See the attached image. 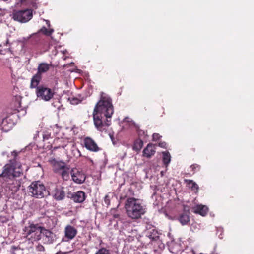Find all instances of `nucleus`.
I'll list each match as a JSON object with an SVG mask.
<instances>
[{
  "label": "nucleus",
  "instance_id": "nucleus-19",
  "mask_svg": "<svg viewBox=\"0 0 254 254\" xmlns=\"http://www.w3.org/2000/svg\"><path fill=\"white\" fill-rule=\"evenodd\" d=\"M41 75H40L39 74L36 73L35 75H34L31 80L30 88H36V90H37V87H39L38 85L41 80Z\"/></svg>",
  "mask_w": 254,
  "mask_h": 254
},
{
  "label": "nucleus",
  "instance_id": "nucleus-33",
  "mask_svg": "<svg viewBox=\"0 0 254 254\" xmlns=\"http://www.w3.org/2000/svg\"><path fill=\"white\" fill-rule=\"evenodd\" d=\"M50 137V134L49 133H44L43 135L44 140H48Z\"/></svg>",
  "mask_w": 254,
  "mask_h": 254
},
{
  "label": "nucleus",
  "instance_id": "nucleus-34",
  "mask_svg": "<svg viewBox=\"0 0 254 254\" xmlns=\"http://www.w3.org/2000/svg\"><path fill=\"white\" fill-rule=\"evenodd\" d=\"M159 145L161 147H163L164 148V147H165V146L166 145V144H165V142H161V143H159Z\"/></svg>",
  "mask_w": 254,
  "mask_h": 254
},
{
  "label": "nucleus",
  "instance_id": "nucleus-2",
  "mask_svg": "<svg viewBox=\"0 0 254 254\" xmlns=\"http://www.w3.org/2000/svg\"><path fill=\"white\" fill-rule=\"evenodd\" d=\"M19 152L16 151L11 152V157L8 162L3 167V171L0 177L3 178L8 183L9 188L13 191H17L21 186V181L18 179L23 175L22 164L19 161Z\"/></svg>",
  "mask_w": 254,
  "mask_h": 254
},
{
  "label": "nucleus",
  "instance_id": "nucleus-18",
  "mask_svg": "<svg viewBox=\"0 0 254 254\" xmlns=\"http://www.w3.org/2000/svg\"><path fill=\"white\" fill-rule=\"evenodd\" d=\"M65 197V192L63 188H56L53 194L54 198L57 201L62 200Z\"/></svg>",
  "mask_w": 254,
  "mask_h": 254
},
{
  "label": "nucleus",
  "instance_id": "nucleus-15",
  "mask_svg": "<svg viewBox=\"0 0 254 254\" xmlns=\"http://www.w3.org/2000/svg\"><path fill=\"white\" fill-rule=\"evenodd\" d=\"M155 152V146L152 143H149L143 151V156L150 158L154 155Z\"/></svg>",
  "mask_w": 254,
  "mask_h": 254
},
{
  "label": "nucleus",
  "instance_id": "nucleus-21",
  "mask_svg": "<svg viewBox=\"0 0 254 254\" xmlns=\"http://www.w3.org/2000/svg\"><path fill=\"white\" fill-rule=\"evenodd\" d=\"M184 181L187 183L188 187L190 188L192 191H194L195 192H198L199 187L195 182L193 180L188 179H185Z\"/></svg>",
  "mask_w": 254,
  "mask_h": 254
},
{
  "label": "nucleus",
  "instance_id": "nucleus-10",
  "mask_svg": "<svg viewBox=\"0 0 254 254\" xmlns=\"http://www.w3.org/2000/svg\"><path fill=\"white\" fill-rule=\"evenodd\" d=\"M77 230L73 226L68 225L64 228V237L63 241L68 242L72 240L77 235Z\"/></svg>",
  "mask_w": 254,
  "mask_h": 254
},
{
  "label": "nucleus",
  "instance_id": "nucleus-9",
  "mask_svg": "<svg viewBox=\"0 0 254 254\" xmlns=\"http://www.w3.org/2000/svg\"><path fill=\"white\" fill-rule=\"evenodd\" d=\"M71 174L72 180L76 183L81 184L84 182L86 176L82 171L76 168H73L70 170L69 174Z\"/></svg>",
  "mask_w": 254,
  "mask_h": 254
},
{
  "label": "nucleus",
  "instance_id": "nucleus-22",
  "mask_svg": "<svg viewBox=\"0 0 254 254\" xmlns=\"http://www.w3.org/2000/svg\"><path fill=\"white\" fill-rule=\"evenodd\" d=\"M143 142L140 139H137L134 141L133 149L136 151H139L142 148Z\"/></svg>",
  "mask_w": 254,
  "mask_h": 254
},
{
  "label": "nucleus",
  "instance_id": "nucleus-13",
  "mask_svg": "<svg viewBox=\"0 0 254 254\" xmlns=\"http://www.w3.org/2000/svg\"><path fill=\"white\" fill-rule=\"evenodd\" d=\"M32 45H41L44 43V37L39 32L33 34L27 38Z\"/></svg>",
  "mask_w": 254,
  "mask_h": 254
},
{
  "label": "nucleus",
  "instance_id": "nucleus-29",
  "mask_svg": "<svg viewBox=\"0 0 254 254\" xmlns=\"http://www.w3.org/2000/svg\"><path fill=\"white\" fill-rule=\"evenodd\" d=\"M104 201L105 204H106L107 206L110 205V197L108 195H106L104 199Z\"/></svg>",
  "mask_w": 254,
  "mask_h": 254
},
{
  "label": "nucleus",
  "instance_id": "nucleus-36",
  "mask_svg": "<svg viewBox=\"0 0 254 254\" xmlns=\"http://www.w3.org/2000/svg\"><path fill=\"white\" fill-rule=\"evenodd\" d=\"M46 23L47 24L48 26L49 27H50V22L48 20H46Z\"/></svg>",
  "mask_w": 254,
  "mask_h": 254
},
{
  "label": "nucleus",
  "instance_id": "nucleus-6",
  "mask_svg": "<svg viewBox=\"0 0 254 254\" xmlns=\"http://www.w3.org/2000/svg\"><path fill=\"white\" fill-rule=\"evenodd\" d=\"M31 195L36 198H42L49 194L44 185L40 181H33L28 187Z\"/></svg>",
  "mask_w": 254,
  "mask_h": 254
},
{
  "label": "nucleus",
  "instance_id": "nucleus-4",
  "mask_svg": "<svg viewBox=\"0 0 254 254\" xmlns=\"http://www.w3.org/2000/svg\"><path fill=\"white\" fill-rule=\"evenodd\" d=\"M48 162L54 173L60 175L64 181H68L69 179V165L63 161L55 158H50Z\"/></svg>",
  "mask_w": 254,
  "mask_h": 254
},
{
  "label": "nucleus",
  "instance_id": "nucleus-25",
  "mask_svg": "<svg viewBox=\"0 0 254 254\" xmlns=\"http://www.w3.org/2000/svg\"><path fill=\"white\" fill-rule=\"evenodd\" d=\"M72 152L73 153V155L76 157H80L81 156V152L80 151L76 148L74 145L72 147Z\"/></svg>",
  "mask_w": 254,
  "mask_h": 254
},
{
  "label": "nucleus",
  "instance_id": "nucleus-32",
  "mask_svg": "<svg viewBox=\"0 0 254 254\" xmlns=\"http://www.w3.org/2000/svg\"><path fill=\"white\" fill-rule=\"evenodd\" d=\"M161 137V136L158 133H154L152 135L153 140H158Z\"/></svg>",
  "mask_w": 254,
  "mask_h": 254
},
{
  "label": "nucleus",
  "instance_id": "nucleus-3",
  "mask_svg": "<svg viewBox=\"0 0 254 254\" xmlns=\"http://www.w3.org/2000/svg\"><path fill=\"white\" fill-rule=\"evenodd\" d=\"M125 208L127 216L132 219H138L146 212V208L139 200L133 197L127 199Z\"/></svg>",
  "mask_w": 254,
  "mask_h": 254
},
{
  "label": "nucleus",
  "instance_id": "nucleus-24",
  "mask_svg": "<svg viewBox=\"0 0 254 254\" xmlns=\"http://www.w3.org/2000/svg\"><path fill=\"white\" fill-rule=\"evenodd\" d=\"M53 32L54 30L53 29H48L45 27H43L38 31V32L39 33H42L46 36H50Z\"/></svg>",
  "mask_w": 254,
  "mask_h": 254
},
{
  "label": "nucleus",
  "instance_id": "nucleus-27",
  "mask_svg": "<svg viewBox=\"0 0 254 254\" xmlns=\"http://www.w3.org/2000/svg\"><path fill=\"white\" fill-rule=\"evenodd\" d=\"M193 174L199 171L200 169V166L197 164H194L190 166Z\"/></svg>",
  "mask_w": 254,
  "mask_h": 254
},
{
  "label": "nucleus",
  "instance_id": "nucleus-8",
  "mask_svg": "<svg viewBox=\"0 0 254 254\" xmlns=\"http://www.w3.org/2000/svg\"><path fill=\"white\" fill-rule=\"evenodd\" d=\"M36 94L39 99L45 101H49L53 97L54 91L45 85H41L36 90Z\"/></svg>",
  "mask_w": 254,
  "mask_h": 254
},
{
  "label": "nucleus",
  "instance_id": "nucleus-20",
  "mask_svg": "<svg viewBox=\"0 0 254 254\" xmlns=\"http://www.w3.org/2000/svg\"><path fill=\"white\" fill-rule=\"evenodd\" d=\"M51 66V64H49L47 63H40L39 64L38 67V72L37 73L41 75L42 73H45L47 72L50 69V67Z\"/></svg>",
  "mask_w": 254,
  "mask_h": 254
},
{
  "label": "nucleus",
  "instance_id": "nucleus-11",
  "mask_svg": "<svg viewBox=\"0 0 254 254\" xmlns=\"http://www.w3.org/2000/svg\"><path fill=\"white\" fill-rule=\"evenodd\" d=\"M83 143L84 147L90 151L96 152L100 150L96 142L91 137H85L83 139Z\"/></svg>",
  "mask_w": 254,
  "mask_h": 254
},
{
  "label": "nucleus",
  "instance_id": "nucleus-23",
  "mask_svg": "<svg viewBox=\"0 0 254 254\" xmlns=\"http://www.w3.org/2000/svg\"><path fill=\"white\" fill-rule=\"evenodd\" d=\"M163 163L167 166L171 160V156L170 153L168 152H163Z\"/></svg>",
  "mask_w": 254,
  "mask_h": 254
},
{
  "label": "nucleus",
  "instance_id": "nucleus-14",
  "mask_svg": "<svg viewBox=\"0 0 254 254\" xmlns=\"http://www.w3.org/2000/svg\"><path fill=\"white\" fill-rule=\"evenodd\" d=\"M86 197L85 193L83 191L79 190L72 193L71 198L76 203H82Z\"/></svg>",
  "mask_w": 254,
  "mask_h": 254
},
{
  "label": "nucleus",
  "instance_id": "nucleus-7",
  "mask_svg": "<svg viewBox=\"0 0 254 254\" xmlns=\"http://www.w3.org/2000/svg\"><path fill=\"white\" fill-rule=\"evenodd\" d=\"M33 17V11L31 9L14 10L12 13L14 20L20 23H26Z\"/></svg>",
  "mask_w": 254,
  "mask_h": 254
},
{
  "label": "nucleus",
  "instance_id": "nucleus-31",
  "mask_svg": "<svg viewBox=\"0 0 254 254\" xmlns=\"http://www.w3.org/2000/svg\"><path fill=\"white\" fill-rule=\"evenodd\" d=\"M36 249L37 251L40 252H43L45 251V248L42 245L40 244H38V245L36 247Z\"/></svg>",
  "mask_w": 254,
  "mask_h": 254
},
{
  "label": "nucleus",
  "instance_id": "nucleus-26",
  "mask_svg": "<svg viewBox=\"0 0 254 254\" xmlns=\"http://www.w3.org/2000/svg\"><path fill=\"white\" fill-rule=\"evenodd\" d=\"M28 4L30 7L34 9H36L38 8L37 3L35 0H28Z\"/></svg>",
  "mask_w": 254,
  "mask_h": 254
},
{
  "label": "nucleus",
  "instance_id": "nucleus-12",
  "mask_svg": "<svg viewBox=\"0 0 254 254\" xmlns=\"http://www.w3.org/2000/svg\"><path fill=\"white\" fill-rule=\"evenodd\" d=\"M42 236H43L44 243L46 244H52L55 240L56 235L55 234L44 227L42 228Z\"/></svg>",
  "mask_w": 254,
  "mask_h": 254
},
{
  "label": "nucleus",
  "instance_id": "nucleus-28",
  "mask_svg": "<svg viewBox=\"0 0 254 254\" xmlns=\"http://www.w3.org/2000/svg\"><path fill=\"white\" fill-rule=\"evenodd\" d=\"M96 254H110L109 251L106 248H102L100 249Z\"/></svg>",
  "mask_w": 254,
  "mask_h": 254
},
{
  "label": "nucleus",
  "instance_id": "nucleus-1",
  "mask_svg": "<svg viewBox=\"0 0 254 254\" xmlns=\"http://www.w3.org/2000/svg\"><path fill=\"white\" fill-rule=\"evenodd\" d=\"M114 113V107L111 98L104 92H101L99 101L96 104L93 118L94 125L101 132L106 131L111 125V117Z\"/></svg>",
  "mask_w": 254,
  "mask_h": 254
},
{
  "label": "nucleus",
  "instance_id": "nucleus-35",
  "mask_svg": "<svg viewBox=\"0 0 254 254\" xmlns=\"http://www.w3.org/2000/svg\"><path fill=\"white\" fill-rule=\"evenodd\" d=\"M113 217L114 218H119L120 217V215L118 214H114L113 215Z\"/></svg>",
  "mask_w": 254,
  "mask_h": 254
},
{
  "label": "nucleus",
  "instance_id": "nucleus-16",
  "mask_svg": "<svg viewBox=\"0 0 254 254\" xmlns=\"http://www.w3.org/2000/svg\"><path fill=\"white\" fill-rule=\"evenodd\" d=\"M177 219L182 225H187L190 220L189 211H184L179 214Z\"/></svg>",
  "mask_w": 254,
  "mask_h": 254
},
{
  "label": "nucleus",
  "instance_id": "nucleus-30",
  "mask_svg": "<svg viewBox=\"0 0 254 254\" xmlns=\"http://www.w3.org/2000/svg\"><path fill=\"white\" fill-rule=\"evenodd\" d=\"M80 101L76 98H72L70 99V103L73 105L78 104Z\"/></svg>",
  "mask_w": 254,
  "mask_h": 254
},
{
  "label": "nucleus",
  "instance_id": "nucleus-5",
  "mask_svg": "<svg viewBox=\"0 0 254 254\" xmlns=\"http://www.w3.org/2000/svg\"><path fill=\"white\" fill-rule=\"evenodd\" d=\"M42 228L38 224L30 223L23 229L24 237L32 243L37 242L42 238Z\"/></svg>",
  "mask_w": 254,
  "mask_h": 254
},
{
  "label": "nucleus",
  "instance_id": "nucleus-17",
  "mask_svg": "<svg viewBox=\"0 0 254 254\" xmlns=\"http://www.w3.org/2000/svg\"><path fill=\"white\" fill-rule=\"evenodd\" d=\"M208 211V208L206 205L202 204L197 205L193 207V212L195 214H198L202 216L207 215Z\"/></svg>",
  "mask_w": 254,
  "mask_h": 254
}]
</instances>
